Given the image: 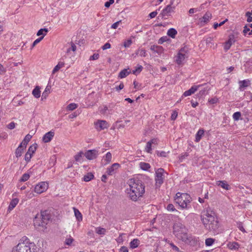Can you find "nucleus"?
<instances>
[{"mask_svg":"<svg viewBox=\"0 0 252 252\" xmlns=\"http://www.w3.org/2000/svg\"><path fill=\"white\" fill-rule=\"evenodd\" d=\"M75 216L78 221L82 220V215L80 211L76 208H73Z\"/></svg>","mask_w":252,"mask_h":252,"instance_id":"nucleus-27","label":"nucleus"},{"mask_svg":"<svg viewBox=\"0 0 252 252\" xmlns=\"http://www.w3.org/2000/svg\"><path fill=\"white\" fill-rule=\"evenodd\" d=\"M215 242V240L213 238H207L205 240V244L207 246H212Z\"/></svg>","mask_w":252,"mask_h":252,"instance_id":"nucleus-41","label":"nucleus"},{"mask_svg":"<svg viewBox=\"0 0 252 252\" xmlns=\"http://www.w3.org/2000/svg\"><path fill=\"white\" fill-rule=\"evenodd\" d=\"M188 58V49L186 47L182 48L176 57L175 62L178 65H181L186 58Z\"/></svg>","mask_w":252,"mask_h":252,"instance_id":"nucleus-9","label":"nucleus"},{"mask_svg":"<svg viewBox=\"0 0 252 252\" xmlns=\"http://www.w3.org/2000/svg\"><path fill=\"white\" fill-rule=\"evenodd\" d=\"M48 184L45 182H42L36 185L34 188V191L37 193L40 194L48 189Z\"/></svg>","mask_w":252,"mask_h":252,"instance_id":"nucleus-11","label":"nucleus"},{"mask_svg":"<svg viewBox=\"0 0 252 252\" xmlns=\"http://www.w3.org/2000/svg\"><path fill=\"white\" fill-rule=\"evenodd\" d=\"M32 94L37 98L40 96L41 92L40 91V87L38 86H36L32 90Z\"/></svg>","mask_w":252,"mask_h":252,"instance_id":"nucleus-23","label":"nucleus"},{"mask_svg":"<svg viewBox=\"0 0 252 252\" xmlns=\"http://www.w3.org/2000/svg\"><path fill=\"white\" fill-rule=\"evenodd\" d=\"M79 114V113H77L76 111L74 112L71 114H70L68 115V118L69 119H73L75 117H76Z\"/></svg>","mask_w":252,"mask_h":252,"instance_id":"nucleus-57","label":"nucleus"},{"mask_svg":"<svg viewBox=\"0 0 252 252\" xmlns=\"http://www.w3.org/2000/svg\"><path fill=\"white\" fill-rule=\"evenodd\" d=\"M216 185L226 190H228L230 189L229 185L227 183V182L225 181H217Z\"/></svg>","mask_w":252,"mask_h":252,"instance_id":"nucleus-19","label":"nucleus"},{"mask_svg":"<svg viewBox=\"0 0 252 252\" xmlns=\"http://www.w3.org/2000/svg\"><path fill=\"white\" fill-rule=\"evenodd\" d=\"M158 155L161 157H166L168 154L169 153V152H166L164 151H157Z\"/></svg>","mask_w":252,"mask_h":252,"instance_id":"nucleus-47","label":"nucleus"},{"mask_svg":"<svg viewBox=\"0 0 252 252\" xmlns=\"http://www.w3.org/2000/svg\"><path fill=\"white\" fill-rule=\"evenodd\" d=\"M175 235L179 239L187 243L189 240L187 229L184 225L180 222L176 223L173 226Z\"/></svg>","mask_w":252,"mask_h":252,"instance_id":"nucleus-6","label":"nucleus"},{"mask_svg":"<svg viewBox=\"0 0 252 252\" xmlns=\"http://www.w3.org/2000/svg\"><path fill=\"white\" fill-rule=\"evenodd\" d=\"M111 48V44L107 42V43H106L101 48L104 50H106V49H109Z\"/></svg>","mask_w":252,"mask_h":252,"instance_id":"nucleus-60","label":"nucleus"},{"mask_svg":"<svg viewBox=\"0 0 252 252\" xmlns=\"http://www.w3.org/2000/svg\"><path fill=\"white\" fill-rule=\"evenodd\" d=\"M143 67L142 65H139L136 69L132 71V73L134 74H136L137 72L139 73L142 70Z\"/></svg>","mask_w":252,"mask_h":252,"instance_id":"nucleus-51","label":"nucleus"},{"mask_svg":"<svg viewBox=\"0 0 252 252\" xmlns=\"http://www.w3.org/2000/svg\"><path fill=\"white\" fill-rule=\"evenodd\" d=\"M227 21V19H226L224 21H222V22H220V24H218V23H215V24H214V26H213L214 28L216 29H217V27H219V26H221L223 25L225 23V22L226 21Z\"/></svg>","mask_w":252,"mask_h":252,"instance_id":"nucleus-54","label":"nucleus"},{"mask_svg":"<svg viewBox=\"0 0 252 252\" xmlns=\"http://www.w3.org/2000/svg\"><path fill=\"white\" fill-rule=\"evenodd\" d=\"M164 169L162 168H158L156 171V185L157 187H160V185L163 183L164 177H163Z\"/></svg>","mask_w":252,"mask_h":252,"instance_id":"nucleus-10","label":"nucleus"},{"mask_svg":"<svg viewBox=\"0 0 252 252\" xmlns=\"http://www.w3.org/2000/svg\"><path fill=\"white\" fill-rule=\"evenodd\" d=\"M211 17V14L210 13H206L205 15L203 17V19H204V22H207L209 21Z\"/></svg>","mask_w":252,"mask_h":252,"instance_id":"nucleus-46","label":"nucleus"},{"mask_svg":"<svg viewBox=\"0 0 252 252\" xmlns=\"http://www.w3.org/2000/svg\"><path fill=\"white\" fill-rule=\"evenodd\" d=\"M166 209L169 211H171V212H174V211L178 212V211L175 208L174 205L172 204H169L167 205V206L166 207Z\"/></svg>","mask_w":252,"mask_h":252,"instance_id":"nucleus-44","label":"nucleus"},{"mask_svg":"<svg viewBox=\"0 0 252 252\" xmlns=\"http://www.w3.org/2000/svg\"><path fill=\"white\" fill-rule=\"evenodd\" d=\"M145 150H146V152H148V153H151L152 144L150 141L147 142L146 148H145Z\"/></svg>","mask_w":252,"mask_h":252,"instance_id":"nucleus-45","label":"nucleus"},{"mask_svg":"<svg viewBox=\"0 0 252 252\" xmlns=\"http://www.w3.org/2000/svg\"><path fill=\"white\" fill-rule=\"evenodd\" d=\"M18 202L19 199L18 198H15L13 199L10 203V204L8 207V210H12V209H13L15 207L16 205L18 204Z\"/></svg>","mask_w":252,"mask_h":252,"instance_id":"nucleus-25","label":"nucleus"},{"mask_svg":"<svg viewBox=\"0 0 252 252\" xmlns=\"http://www.w3.org/2000/svg\"><path fill=\"white\" fill-rule=\"evenodd\" d=\"M174 0H167L168 4L161 11L160 15L162 19H167L171 15V13L174 12L176 5L174 4Z\"/></svg>","mask_w":252,"mask_h":252,"instance_id":"nucleus-7","label":"nucleus"},{"mask_svg":"<svg viewBox=\"0 0 252 252\" xmlns=\"http://www.w3.org/2000/svg\"><path fill=\"white\" fill-rule=\"evenodd\" d=\"M111 159L112 155L110 152L107 153L105 156L103 157V159L106 161V162L104 163V164L109 163L111 161Z\"/></svg>","mask_w":252,"mask_h":252,"instance_id":"nucleus-34","label":"nucleus"},{"mask_svg":"<svg viewBox=\"0 0 252 252\" xmlns=\"http://www.w3.org/2000/svg\"><path fill=\"white\" fill-rule=\"evenodd\" d=\"M177 116H178L177 112L173 111L171 115V119L172 120H175L176 119Z\"/></svg>","mask_w":252,"mask_h":252,"instance_id":"nucleus-61","label":"nucleus"},{"mask_svg":"<svg viewBox=\"0 0 252 252\" xmlns=\"http://www.w3.org/2000/svg\"><path fill=\"white\" fill-rule=\"evenodd\" d=\"M200 86V85L192 86L189 90L186 91L184 92V93L183 94V95L184 96H188L191 95L197 90L198 88Z\"/></svg>","mask_w":252,"mask_h":252,"instance_id":"nucleus-15","label":"nucleus"},{"mask_svg":"<svg viewBox=\"0 0 252 252\" xmlns=\"http://www.w3.org/2000/svg\"><path fill=\"white\" fill-rule=\"evenodd\" d=\"M218 101V99L217 97H214L209 100V102L210 104H214L216 103Z\"/></svg>","mask_w":252,"mask_h":252,"instance_id":"nucleus-59","label":"nucleus"},{"mask_svg":"<svg viewBox=\"0 0 252 252\" xmlns=\"http://www.w3.org/2000/svg\"><path fill=\"white\" fill-rule=\"evenodd\" d=\"M105 231V229L103 228H97L96 229V233L98 234H104Z\"/></svg>","mask_w":252,"mask_h":252,"instance_id":"nucleus-56","label":"nucleus"},{"mask_svg":"<svg viewBox=\"0 0 252 252\" xmlns=\"http://www.w3.org/2000/svg\"><path fill=\"white\" fill-rule=\"evenodd\" d=\"M43 39V37H40L36 39L33 42L32 48H33L34 47L37 43H38L42 39Z\"/></svg>","mask_w":252,"mask_h":252,"instance_id":"nucleus-53","label":"nucleus"},{"mask_svg":"<svg viewBox=\"0 0 252 252\" xmlns=\"http://www.w3.org/2000/svg\"><path fill=\"white\" fill-rule=\"evenodd\" d=\"M64 65V62H61V61H60L58 64L56 65L55 67L54 68L53 71H52V73L54 74L56 72H57L60 68H61L62 67H63Z\"/></svg>","mask_w":252,"mask_h":252,"instance_id":"nucleus-30","label":"nucleus"},{"mask_svg":"<svg viewBox=\"0 0 252 252\" xmlns=\"http://www.w3.org/2000/svg\"><path fill=\"white\" fill-rule=\"evenodd\" d=\"M51 87L47 86L42 94V99H46L50 92Z\"/></svg>","mask_w":252,"mask_h":252,"instance_id":"nucleus-32","label":"nucleus"},{"mask_svg":"<svg viewBox=\"0 0 252 252\" xmlns=\"http://www.w3.org/2000/svg\"><path fill=\"white\" fill-rule=\"evenodd\" d=\"M32 155L28 152L26 153L25 156V159L27 162H29L30 161L31 158H32Z\"/></svg>","mask_w":252,"mask_h":252,"instance_id":"nucleus-49","label":"nucleus"},{"mask_svg":"<svg viewBox=\"0 0 252 252\" xmlns=\"http://www.w3.org/2000/svg\"><path fill=\"white\" fill-rule=\"evenodd\" d=\"M140 166L142 170L145 171L148 170L151 167V166L149 163L142 162H140Z\"/></svg>","mask_w":252,"mask_h":252,"instance_id":"nucleus-37","label":"nucleus"},{"mask_svg":"<svg viewBox=\"0 0 252 252\" xmlns=\"http://www.w3.org/2000/svg\"><path fill=\"white\" fill-rule=\"evenodd\" d=\"M83 155L84 156V153L83 152L80 151V152H79L74 157L75 160L76 161H81L82 160V158Z\"/></svg>","mask_w":252,"mask_h":252,"instance_id":"nucleus-40","label":"nucleus"},{"mask_svg":"<svg viewBox=\"0 0 252 252\" xmlns=\"http://www.w3.org/2000/svg\"><path fill=\"white\" fill-rule=\"evenodd\" d=\"M129 190L127 192L129 198L136 201L143 196L145 192V186L141 180L136 178L130 179L128 181Z\"/></svg>","mask_w":252,"mask_h":252,"instance_id":"nucleus-3","label":"nucleus"},{"mask_svg":"<svg viewBox=\"0 0 252 252\" xmlns=\"http://www.w3.org/2000/svg\"><path fill=\"white\" fill-rule=\"evenodd\" d=\"M241 114L239 111H236L233 115V118L235 121H238L240 119Z\"/></svg>","mask_w":252,"mask_h":252,"instance_id":"nucleus-42","label":"nucleus"},{"mask_svg":"<svg viewBox=\"0 0 252 252\" xmlns=\"http://www.w3.org/2000/svg\"><path fill=\"white\" fill-rule=\"evenodd\" d=\"M32 136L30 134H28L25 137L24 140L20 144V145L23 146L24 147L26 148L28 142L31 139Z\"/></svg>","mask_w":252,"mask_h":252,"instance_id":"nucleus-22","label":"nucleus"},{"mask_svg":"<svg viewBox=\"0 0 252 252\" xmlns=\"http://www.w3.org/2000/svg\"><path fill=\"white\" fill-rule=\"evenodd\" d=\"M136 55H139L141 57H146L147 55L146 51L144 49H139L136 52Z\"/></svg>","mask_w":252,"mask_h":252,"instance_id":"nucleus-39","label":"nucleus"},{"mask_svg":"<svg viewBox=\"0 0 252 252\" xmlns=\"http://www.w3.org/2000/svg\"><path fill=\"white\" fill-rule=\"evenodd\" d=\"M94 177V175L92 173H88L86 175H85L84 177V181L85 182H89L93 179Z\"/></svg>","mask_w":252,"mask_h":252,"instance_id":"nucleus-36","label":"nucleus"},{"mask_svg":"<svg viewBox=\"0 0 252 252\" xmlns=\"http://www.w3.org/2000/svg\"><path fill=\"white\" fill-rule=\"evenodd\" d=\"M190 196L187 194L184 193L180 197H175V202L178 204L182 208L185 209L188 208V204L190 202Z\"/></svg>","mask_w":252,"mask_h":252,"instance_id":"nucleus-8","label":"nucleus"},{"mask_svg":"<svg viewBox=\"0 0 252 252\" xmlns=\"http://www.w3.org/2000/svg\"><path fill=\"white\" fill-rule=\"evenodd\" d=\"M73 239L70 237V238H67L65 240V244L67 245H70L72 243Z\"/></svg>","mask_w":252,"mask_h":252,"instance_id":"nucleus-62","label":"nucleus"},{"mask_svg":"<svg viewBox=\"0 0 252 252\" xmlns=\"http://www.w3.org/2000/svg\"><path fill=\"white\" fill-rule=\"evenodd\" d=\"M167 34L169 36L173 38H174L175 37L176 35L177 34V32L175 29L170 28L167 31Z\"/></svg>","mask_w":252,"mask_h":252,"instance_id":"nucleus-29","label":"nucleus"},{"mask_svg":"<svg viewBox=\"0 0 252 252\" xmlns=\"http://www.w3.org/2000/svg\"><path fill=\"white\" fill-rule=\"evenodd\" d=\"M204 133V130L202 129H200L197 132L195 135V141L198 142L201 139L202 136Z\"/></svg>","mask_w":252,"mask_h":252,"instance_id":"nucleus-26","label":"nucleus"},{"mask_svg":"<svg viewBox=\"0 0 252 252\" xmlns=\"http://www.w3.org/2000/svg\"><path fill=\"white\" fill-rule=\"evenodd\" d=\"M128 250L127 247L125 246H123L121 248L120 250V252H128Z\"/></svg>","mask_w":252,"mask_h":252,"instance_id":"nucleus-64","label":"nucleus"},{"mask_svg":"<svg viewBox=\"0 0 252 252\" xmlns=\"http://www.w3.org/2000/svg\"><path fill=\"white\" fill-rule=\"evenodd\" d=\"M128 69L129 68L124 69L121 70L119 74L118 77L120 78H124L128 75L130 73V71H128Z\"/></svg>","mask_w":252,"mask_h":252,"instance_id":"nucleus-21","label":"nucleus"},{"mask_svg":"<svg viewBox=\"0 0 252 252\" xmlns=\"http://www.w3.org/2000/svg\"><path fill=\"white\" fill-rule=\"evenodd\" d=\"M98 155V151L97 150H88L84 153V156L89 160H93L96 158Z\"/></svg>","mask_w":252,"mask_h":252,"instance_id":"nucleus-12","label":"nucleus"},{"mask_svg":"<svg viewBox=\"0 0 252 252\" xmlns=\"http://www.w3.org/2000/svg\"><path fill=\"white\" fill-rule=\"evenodd\" d=\"M250 32V28L247 25H246L244 27V30H243V33H244V35H246V34L248 33V32Z\"/></svg>","mask_w":252,"mask_h":252,"instance_id":"nucleus-52","label":"nucleus"},{"mask_svg":"<svg viewBox=\"0 0 252 252\" xmlns=\"http://www.w3.org/2000/svg\"><path fill=\"white\" fill-rule=\"evenodd\" d=\"M30 178V175L28 173L24 174L21 178L20 181L21 182L27 181Z\"/></svg>","mask_w":252,"mask_h":252,"instance_id":"nucleus-43","label":"nucleus"},{"mask_svg":"<svg viewBox=\"0 0 252 252\" xmlns=\"http://www.w3.org/2000/svg\"><path fill=\"white\" fill-rule=\"evenodd\" d=\"M78 107V105L75 103H72L68 105L66 107V110L71 111L74 110Z\"/></svg>","mask_w":252,"mask_h":252,"instance_id":"nucleus-38","label":"nucleus"},{"mask_svg":"<svg viewBox=\"0 0 252 252\" xmlns=\"http://www.w3.org/2000/svg\"><path fill=\"white\" fill-rule=\"evenodd\" d=\"M139 244L140 241L138 239H134L130 243V247L132 249L136 248Z\"/></svg>","mask_w":252,"mask_h":252,"instance_id":"nucleus-28","label":"nucleus"},{"mask_svg":"<svg viewBox=\"0 0 252 252\" xmlns=\"http://www.w3.org/2000/svg\"><path fill=\"white\" fill-rule=\"evenodd\" d=\"M239 90L241 91H243L245 90V89L248 86H250L251 84V82L249 80H244L243 81H239Z\"/></svg>","mask_w":252,"mask_h":252,"instance_id":"nucleus-17","label":"nucleus"},{"mask_svg":"<svg viewBox=\"0 0 252 252\" xmlns=\"http://www.w3.org/2000/svg\"><path fill=\"white\" fill-rule=\"evenodd\" d=\"M120 167V165L119 163H115L107 169L106 173L109 175H112Z\"/></svg>","mask_w":252,"mask_h":252,"instance_id":"nucleus-14","label":"nucleus"},{"mask_svg":"<svg viewBox=\"0 0 252 252\" xmlns=\"http://www.w3.org/2000/svg\"><path fill=\"white\" fill-rule=\"evenodd\" d=\"M37 247L34 243L30 242L26 237H23L15 246L12 252H36Z\"/></svg>","mask_w":252,"mask_h":252,"instance_id":"nucleus-4","label":"nucleus"},{"mask_svg":"<svg viewBox=\"0 0 252 252\" xmlns=\"http://www.w3.org/2000/svg\"><path fill=\"white\" fill-rule=\"evenodd\" d=\"M94 126L95 128L98 131L107 128L108 126L107 122L104 120H97L94 123Z\"/></svg>","mask_w":252,"mask_h":252,"instance_id":"nucleus-13","label":"nucleus"},{"mask_svg":"<svg viewBox=\"0 0 252 252\" xmlns=\"http://www.w3.org/2000/svg\"><path fill=\"white\" fill-rule=\"evenodd\" d=\"M201 221L205 228L210 231H216L219 227L218 219L211 208L208 207L201 216Z\"/></svg>","mask_w":252,"mask_h":252,"instance_id":"nucleus-1","label":"nucleus"},{"mask_svg":"<svg viewBox=\"0 0 252 252\" xmlns=\"http://www.w3.org/2000/svg\"><path fill=\"white\" fill-rule=\"evenodd\" d=\"M52 214L49 210L41 211L40 215L37 214L33 220L34 226L46 228V225L52 220Z\"/></svg>","mask_w":252,"mask_h":252,"instance_id":"nucleus-5","label":"nucleus"},{"mask_svg":"<svg viewBox=\"0 0 252 252\" xmlns=\"http://www.w3.org/2000/svg\"><path fill=\"white\" fill-rule=\"evenodd\" d=\"M54 136V132L51 131L46 133L42 137V140L45 143L50 142Z\"/></svg>","mask_w":252,"mask_h":252,"instance_id":"nucleus-16","label":"nucleus"},{"mask_svg":"<svg viewBox=\"0 0 252 252\" xmlns=\"http://www.w3.org/2000/svg\"><path fill=\"white\" fill-rule=\"evenodd\" d=\"M238 228L243 232L245 233L246 232L245 229H244L242 223L241 222H239L238 223Z\"/></svg>","mask_w":252,"mask_h":252,"instance_id":"nucleus-55","label":"nucleus"},{"mask_svg":"<svg viewBox=\"0 0 252 252\" xmlns=\"http://www.w3.org/2000/svg\"><path fill=\"white\" fill-rule=\"evenodd\" d=\"M201 221L205 228L210 231H216L219 227L218 219L211 208L208 207L201 216Z\"/></svg>","mask_w":252,"mask_h":252,"instance_id":"nucleus-2","label":"nucleus"},{"mask_svg":"<svg viewBox=\"0 0 252 252\" xmlns=\"http://www.w3.org/2000/svg\"><path fill=\"white\" fill-rule=\"evenodd\" d=\"M132 43V41L131 39H128L124 42V46L126 48L129 47L131 45Z\"/></svg>","mask_w":252,"mask_h":252,"instance_id":"nucleus-48","label":"nucleus"},{"mask_svg":"<svg viewBox=\"0 0 252 252\" xmlns=\"http://www.w3.org/2000/svg\"><path fill=\"white\" fill-rule=\"evenodd\" d=\"M48 32V29L44 28L40 29L37 32V35L40 36L42 35L41 37H43V38L46 35L47 33Z\"/></svg>","mask_w":252,"mask_h":252,"instance_id":"nucleus-31","label":"nucleus"},{"mask_svg":"<svg viewBox=\"0 0 252 252\" xmlns=\"http://www.w3.org/2000/svg\"><path fill=\"white\" fill-rule=\"evenodd\" d=\"M234 42V40L233 37H229V39L225 43V45L224 46V49L225 51H227L229 50L233 44Z\"/></svg>","mask_w":252,"mask_h":252,"instance_id":"nucleus-20","label":"nucleus"},{"mask_svg":"<svg viewBox=\"0 0 252 252\" xmlns=\"http://www.w3.org/2000/svg\"><path fill=\"white\" fill-rule=\"evenodd\" d=\"M25 148L23 146L20 145L18 146L15 151V156L17 158H19L22 156Z\"/></svg>","mask_w":252,"mask_h":252,"instance_id":"nucleus-24","label":"nucleus"},{"mask_svg":"<svg viewBox=\"0 0 252 252\" xmlns=\"http://www.w3.org/2000/svg\"><path fill=\"white\" fill-rule=\"evenodd\" d=\"M37 147V145L36 143L31 145L29 147L28 152L32 155L33 154H34L35 151H36Z\"/></svg>","mask_w":252,"mask_h":252,"instance_id":"nucleus-35","label":"nucleus"},{"mask_svg":"<svg viewBox=\"0 0 252 252\" xmlns=\"http://www.w3.org/2000/svg\"><path fill=\"white\" fill-rule=\"evenodd\" d=\"M246 16L247 17V21L248 22L250 23L252 21V13H250V12H247L246 13Z\"/></svg>","mask_w":252,"mask_h":252,"instance_id":"nucleus-50","label":"nucleus"},{"mask_svg":"<svg viewBox=\"0 0 252 252\" xmlns=\"http://www.w3.org/2000/svg\"><path fill=\"white\" fill-rule=\"evenodd\" d=\"M124 84H123L122 82H121V83H120V84L119 85V86L116 87L115 88V89H116V90L117 91L119 92L120 90H121L122 89H123L124 88Z\"/></svg>","mask_w":252,"mask_h":252,"instance_id":"nucleus-63","label":"nucleus"},{"mask_svg":"<svg viewBox=\"0 0 252 252\" xmlns=\"http://www.w3.org/2000/svg\"><path fill=\"white\" fill-rule=\"evenodd\" d=\"M150 50L154 52L158 53V55H161L163 52V48L162 46L153 45L150 47Z\"/></svg>","mask_w":252,"mask_h":252,"instance_id":"nucleus-18","label":"nucleus"},{"mask_svg":"<svg viewBox=\"0 0 252 252\" xmlns=\"http://www.w3.org/2000/svg\"><path fill=\"white\" fill-rule=\"evenodd\" d=\"M228 246L231 250H236L239 247V245L237 242H232L228 244Z\"/></svg>","mask_w":252,"mask_h":252,"instance_id":"nucleus-33","label":"nucleus"},{"mask_svg":"<svg viewBox=\"0 0 252 252\" xmlns=\"http://www.w3.org/2000/svg\"><path fill=\"white\" fill-rule=\"evenodd\" d=\"M99 54L97 53L94 54L92 56H91L90 58V60H95L99 58Z\"/></svg>","mask_w":252,"mask_h":252,"instance_id":"nucleus-58","label":"nucleus"}]
</instances>
